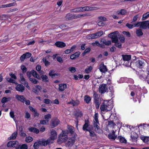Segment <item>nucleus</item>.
Segmentation results:
<instances>
[{"mask_svg": "<svg viewBox=\"0 0 149 149\" xmlns=\"http://www.w3.org/2000/svg\"><path fill=\"white\" fill-rule=\"evenodd\" d=\"M146 70L147 73L144 70H142L138 71V75L140 79L143 81L146 80L149 84V68L148 67Z\"/></svg>", "mask_w": 149, "mask_h": 149, "instance_id": "obj_1", "label": "nucleus"}, {"mask_svg": "<svg viewBox=\"0 0 149 149\" xmlns=\"http://www.w3.org/2000/svg\"><path fill=\"white\" fill-rule=\"evenodd\" d=\"M113 108V104L109 101H104L100 107L102 111H107L111 110Z\"/></svg>", "mask_w": 149, "mask_h": 149, "instance_id": "obj_2", "label": "nucleus"}, {"mask_svg": "<svg viewBox=\"0 0 149 149\" xmlns=\"http://www.w3.org/2000/svg\"><path fill=\"white\" fill-rule=\"evenodd\" d=\"M98 113H95L93 120V126L95 128V132L97 133H100L101 130L99 126L100 123L98 119Z\"/></svg>", "mask_w": 149, "mask_h": 149, "instance_id": "obj_3", "label": "nucleus"}, {"mask_svg": "<svg viewBox=\"0 0 149 149\" xmlns=\"http://www.w3.org/2000/svg\"><path fill=\"white\" fill-rule=\"evenodd\" d=\"M89 15L88 14H72L70 13L67 14L65 16V18L67 20H71L74 19L80 18L81 17L88 16Z\"/></svg>", "mask_w": 149, "mask_h": 149, "instance_id": "obj_4", "label": "nucleus"}, {"mask_svg": "<svg viewBox=\"0 0 149 149\" xmlns=\"http://www.w3.org/2000/svg\"><path fill=\"white\" fill-rule=\"evenodd\" d=\"M118 32L117 31L111 33L108 35V36L111 38L112 42L115 43L118 41V38L117 36Z\"/></svg>", "mask_w": 149, "mask_h": 149, "instance_id": "obj_5", "label": "nucleus"}, {"mask_svg": "<svg viewBox=\"0 0 149 149\" xmlns=\"http://www.w3.org/2000/svg\"><path fill=\"white\" fill-rule=\"evenodd\" d=\"M146 63L143 60H139L135 63V66L139 68L144 69L146 67Z\"/></svg>", "mask_w": 149, "mask_h": 149, "instance_id": "obj_6", "label": "nucleus"}, {"mask_svg": "<svg viewBox=\"0 0 149 149\" xmlns=\"http://www.w3.org/2000/svg\"><path fill=\"white\" fill-rule=\"evenodd\" d=\"M60 123L59 120L56 117H54L51 120L50 125L52 128H54L57 126Z\"/></svg>", "mask_w": 149, "mask_h": 149, "instance_id": "obj_7", "label": "nucleus"}, {"mask_svg": "<svg viewBox=\"0 0 149 149\" xmlns=\"http://www.w3.org/2000/svg\"><path fill=\"white\" fill-rule=\"evenodd\" d=\"M96 7H89L88 6H84L78 8V10L79 12H84L85 11H91L95 9Z\"/></svg>", "mask_w": 149, "mask_h": 149, "instance_id": "obj_8", "label": "nucleus"}, {"mask_svg": "<svg viewBox=\"0 0 149 149\" xmlns=\"http://www.w3.org/2000/svg\"><path fill=\"white\" fill-rule=\"evenodd\" d=\"M90 125V122L88 119H86L84 121V124L82 127V129L84 131H88L91 128L89 127Z\"/></svg>", "mask_w": 149, "mask_h": 149, "instance_id": "obj_9", "label": "nucleus"}, {"mask_svg": "<svg viewBox=\"0 0 149 149\" xmlns=\"http://www.w3.org/2000/svg\"><path fill=\"white\" fill-rule=\"evenodd\" d=\"M50 137L49 138V139L51 141H53L57 137V134L56 131L54 129H52L51 130L50 132Z\"/></svg>", "mask_w": 149, "mask_h": 149, "instance_id": "obj_10", "label": "nucleus"}, {"mask_svg": "<svg viewBox=\"0 0 149 149\" xmlns=\"http://www.w3.org/2000/svg\"><path fill=\"white\" fill-rule=\"evenodd\" d=\"M108 88L106 84H103L100 85L99 91L101 94L104 93L106 92Z\"/></svg>", "mask_w": 149, "mask_h": 149, "instance_id": "obj_11", "label": "nucleus"}, {"mask_svg": "<svg viewBox=\"0 0 149 149\" xmlns=\"http://www.w3.org/2000/svg\"><path fill=\"white\" fill-rule=\"evenodd\" d=\"M89 133V136L91 139L93 141H95L97 139V136L96 134L94 132L93 130V127H92V128L89 131H88Z\"/></svg>", "mask_w": 149, "mask_h": 149, "instance_id": "obj_12", "label": "nucleus"}, {"mask_svg": "<svg viewBox=\"0 0 149 149\" xmlns=\"http://www.w3.org/2000/svg\"><path fill=\"white\" fill-rule=\"evenodd\" d=\"M18 144L19 142L17 141H10L8 142L7 146L8 147H14L16 149Z\"/></svg>", "mask_w": 149, "mask_h": 149, "instance_id": "obj_13", "label": "nucleus"}, {"mask_svg": "<svg viewBox=\"0 0 149 149\" xmlns=\"http://www.w3.org/2000/svg\"><path fill=\"white\" fill-rule=\"evenodd\" d=\"M94 96V102L95 104V107L97 109H99L100 102L99 100V99L97 97L98 95L97 94L94 93L93 94Z\"/></svg>", "mask_w": 149, "mask_h": 149, "instance_id": "obj_14", "label": "nucleus"}, {"mask_svg": "<svg viewBox=\"0 0 149 149\" xmlns=\"http://www.w3.org/2000/svg\"><path fill=\"white\" fill-rule=\"evenodd\" d=\"M149 29V21L148 20L141 22V26L140 28L144 29H146L147 27Z\"/></svg>", "mask_w": 149, "mask_h": 149, "instance_id": "obj_15", "label": "nucleus"}, {"mask_svg": "<svg viewBox=\"0 0 149 149\" xmlns=\"http://www.w3.org/2000/svg\"><path fill=\"white\" fill-rule=\"evenodd\" d=\"M115 132L113 130L111 133H109L108 135V137L110 139L112 140H114L116 139H117V135L115 134Z\"/></svg>", "mask_w": 149, "mask_h": 149, "instance_id": "obj_16", "label": "nucleus"}, {"mask_svg": "<svg viewBox=\"0 0 149 149\" xmlns=\"http://www.w3.org/2000/svg\"><path fill=\"white\" fill-rule=\"evenodd\" d=\"M40 146H45L48 144H49L50 142L53 143V142H51V141L48 138L47 140L44 139L42 140V141L40 140Z\"/></svg>", "mask_w": 149, "mask_h": 149, "instance_id": "obj_17", "label": "nucleus"}, {"mask_svg": "<svg viewBox=\"0 0 149 149\" xmlns=\"http://www.w3.org/2000/svg\"><path fill=\"white\" fill-rule=\"evenodd\" d=\"M99 69L101 72H105L107 71V69L103 63H102L100 64Z\"/></svg>", "mask_w": 149, "mask_h": 149, "instance_id": "obj_18", "label": "nucleus"}, {"mask_svg": "<svg viewBox=\"0 0 149 149\" xmlns=\"http://www.w3.org/2000/svg\"><path fill=\"white\" fill-rule=\"evenodd\" d=\"M15 89L18 91L23 92L25 90V87L22 84H18L15 87Z\"/></svg>", "mask_w": 149, "mask_h": 149, "instance_id": "obj_19", "label": "nucleus"}, {"mask_svg": "<svg viewBox=\"0 0 149 149\" xmlns=\"http://www.w3.org/2000/svg\"><path fill=\"white\" fill-rule=\"evenodd\" d=\"M15 98L18 100L20 101L23 103H24L25 100V98L23 95H17L15 96Z\"/></svg>", "mask_w": 149, "mask_h": 149, "instance_id": "obj_20", "label": "nucleus"}, {"mask_svg": "<svg viewBox=\"0 0 149 149\" xmlns=\"http://www.w3.org/2000/svg\"><path fill=\"white\" fill-rule=\"evenodd\" d=\"M55 44L57 47L60 48H63L66 46V44L64 42L61 41H57Z\"/></svg>", "mask_w": 149, "mask_h": 149, "instance_id": "obj_21", "label": "nucleus"}, {"mask_svg": "<svg viewBox=\"0 0 149 149\" xmlns=\"http://www.w3.org/2000/svg\"><path fill=\"white\" fill-rule=\"evenodd\" d=\"M55 71L54 70H50L49 73V76L51 77L52 78H54L56 76H58L59 74L58 73H54Z\"/></svg>", "mask_w": 149, "mask_h": 149, "instance_id": "obj_22", "label": "nucleus"}, {"mask_svg": "<svg viewBox=\"0 0 149 149\" xmlns=\"http://www.w3.org/2000/svg\"><path fill=\"white\" fill-rule=\"evenodd\" d=\"M130 136L132 141L135 142L137 141L138 136L136 132H134L133 134H131Z\"/></svg>", "mask_w": 149, "mask_h": 149, "instance_id": "obj_23", "label": "nucleus"}, {"mask_svg": "<svg viewBox=\"0 0 149 149\" xmlns=\"http://www.w3.org/2000/svg\"><path fill=\"white\" fill-rule=\"evenodd\" d=\"M80 54V52H78L72 54L70 56V58L71 59L73 60L78 58Z\"/></svg>", "mask_w": 149, "mask_h": 149, "instance_id": "obj_24", "label": "nucleus"}, {"mask_svg": "<svg viewBox=\"0 0 149 149\" xmlns=\"http://www.w3.org/2000/svg\"><path fill=\"white\" fill-rule=\"evenodd\" d=\"M67 85L66 84H61L59 85L58 89L60 91L62 92L64 91L65 89L67 88Z\"/></svg>", "mask_w": 149, "mask_h": 149, "instance_id": "obj_25", "label": "nucleus"}, {"mask_svg": "<svg viewBox=\"0 0 149 149\" xmlns=\"http://www.w3.org/2000/svg\"><path fill=\"white\" fill-rule=\"evenodd\" d=\"M28 130L30 132L35 133L36 134L38 133L39 132V129L33 127H30L28 128Z\"/></svg>", "mask_w": 149, "mask_h": 149, "instance_id": "obj_26", "label": "nucleus"}, {"mask_svg": "<svg viewBox=\"0 0 149 149\" xmlns=\"http://www.w3.org/2000/svg\"><path fill=\"white\" fill-rule=\"evenodd\" d=\"M58 138L61 141V143L65 142L68 139V137H66L64 135L61 134L59 135Z\"/></svg>", "mask_w": 149, "mask_h": 149, "instance_id": "obj_27", "label": "nucleus"}, {"mask_svg": "<svg viewBox=\"0 0 149 149\" xmlns=\"http://www.w3.org/2000/svg\"><path fill=\"white\" fill-rule=\"evenodd\" d=\"M122 56L124 61H130L131 58L130 55H123Z\"/></svg>", "mask_w": 149, "mask_h": 149, "instance_id": "obj_28", "label": "nucleus"}, {"mask_svg": "<svg viewBox=\"0 0 149 149\" xmlns=\"http://www.w3.org/2000/svg\"><path fill=\"white\" fill-rule=\"evenodd\" d=\"M84 102L87 104H89L91 100V97L88 95H85L84 97Z\"/></svg>", "mask_w": 149, "mask_h": 149, "instance_id": "obj_29", "label": "nucleus"}, {"mask_svg": "<svg viewBox=\"0 0 149 149\" xmlns=\"http://www.w3.org/2000/svg\"><path fill=\"white\" fill-rule=\"evenodd\" d=\"M28 146L26 144H23L22 145L19 144L16 149H28Z\"/></svg>", "mask_w": 149, "mask_h": 149, "instance_id": "obj_30", "label": "nucleus"}, {"mask_svg": "<svg viewBox=\"0 0 149 149\" xmlns=\"http://www.w3.org/2000/svg\"><path fill=\"white\" fill-rule=\"evenodd\" d=\"M117 139L119 140L121 143H127V140L124 137H123L121 136H119L117 138Z\"/></svg>", "mask_w": 149, "mask_h": 149, "instance_id": "obj_31", "label": "nucleus"}, {"mask_svg": "<svg viewBox=\"0 0 149 149\" xmlns=\"http://www.w3.org/2000/svg\"><path fill=\"white\" fill-rule=\"evenodd\" d=\"M32 75L38 79H40V78L39 75L34 70L31 71Z\"/></svg>", "mask_w": 149, "mask_h": 149, "instance_id": "obj_32", "label": "nucleus"}, {"mask_svg": "<svg viewBox=\"0 0 149 149\" xmlns=\"http://www.w3.org/2000/svg\"><path fill=\"white\" fill-rule=\"evenodd\" d=\"M40 79H42V80L44 82H48L49 79L48 77L46 75H42L40 77Z\"/></svg>", "mask_w": 149, "mask_h": 149, "instance_id": "obj_33", "label": "nucleus"}, {"mask_svg": "<svg viewBox=\"0 0 149 149\" xmlns=\"http://www.w3.org/2000/svg\"><path fill=\"white\" fill-rule=\"evenodd\" d=\"M127 10L125 9H122L117 11L118 15H125L127 13Z\"/></svg>", "mask_w": 149, "mask_h": 149, "instance_id": "obj_34", "label": "nucleus"}, {"mask_svg": "<svg viewBox=\"0 0 149 149\" xmlns=\"http://www.w3.org/2000/svg\"><path fill=\"white\" fill-rule=\"evenodd\" d=\"M136 34L138 36L140 37L143 35V33L141 29H138L136 31Z\"/></svg>", "mask_w": 149, "mask_h": 149, "instance_id": "obj_35", "label": "nucleus"}, {"mask_svg": "<svg viewBox=\"0 0 149 149\" xmlns=\"http://www.w3.org/2000/svg\"><path fill=\"white\" fill-rule=\"evenodd\" d=\"M40 146V140H38L37 141V142L34 143L33 146L34 149H37L39 148Z\"/></svg>", "mask_w": 149, "mask_h": 149, "instance_id": "obj_36", "label": "nucleus"}, {"mask_svg": "<svg viewBox=\"0 0 149 149\" xmlns=\"http://www.w3.org/2000/svg\"><path fill=\"white\" fill-rule=\"evenodd\" d=\"M17 135V132H15L13 133L8 138L9 140L15 139H16Z\"/></svg>", "mask_w": 149, "mask_h": 149, "instance_id": "obj_37", "label": "nucleus"}, {"mask_svg": "<svg viewBox=\"0 0 149 149\" xmlns=\"http://www.w3.org/2000/svg\"><path fill=\"white\" fill-rule=\"evenodd\" d=\"M76 136V134H75L73 135V136L70 138L69 139L68 141H70L72 143L74 144L75 142Z\"/></svg>", "mask_w": 149, "mask_h": 149, "instance_id": "obj_38", "label": "nucleus"}, {"mask_svg": "<svg viewBox=\"0 0 149 149\" xmlns=\"http://www.w3.org/2000/svg\"><path fill=\"white\" fill-rule=\"evenodd\" d=\"M149 17V12H147L144 14L142 16V19L144 20L147 19Z\"/></svg>", "mask_w": 149, "mask_h": 149, "instance_id": "obj_39", "label": "nucleus"}, {"mask_svg": "<svg viewBox=\"0 0 149 149\" xmlns=\"http://www.w3.org/2000/svg\"><path fill=\"white\" fill-rule=\"evenodd\" d=\"M10 97H3L1 100V102L2 103H4L8 101H10Z\"/></svg>", "mask_w": 149, "mask_h": 149, "instance_id": "obj_40", "label": "nucleus"}, {"mask_svg": "<svg viewBox=\"0 0 149 149\" xmlns=\"http://www.w3.org/2000/svg\"><path fill=\"white\" fill-rule=\"evenodd\" d=\"M74 127L71 126H69L68 128V131L69 133H70L71 134H74Z\"/></svg>", "mask_w": 149, "mask_h": 149, "instance_id": "obj_41", "label": "nucleus"}, {"mask_svg": "<svg viewBox=\"0 0 149 149\" xmlns=\"http://www.w3.org/2000/svg\"><path fill=\"white\" fill-rule=\"evenodd\" d=\"M75 116L77 117H79L81 118L83 116V113L81 111L79 110L76 113Z\"/></svg>", "mask_w": 149, "mask_h": 149, "instance_id": "obj_42", "label": "nucleus"}, {"mask_svg": "<svg viewBox=\"0 0 149 149\" xmlns=\"http://www.w3.org/2000/svg\"><path fill=\"white\" fill-rule=\"evenodd\" d=\"M92 67L91 66H90L88 68H86L85 70V72L86 73H89L92 70Z\"/></svg>", "mask_w": 149, "mask_h": 149, "instance_id": "obj_43", "label": "nucleus"}, {"mask_svg": "<svg viewBox=\"0 0 149 149\" xmlns=\"http://www.w3.org/2000/svg\"><path fill=\"white\" fill-rule=\"evenodd\" d=\"M33 138L30 136L26 137V138L25 141L27 143H29L33 141Z\"/></svg>", "mask_w": 149, "mask_h": 149, "instance_id": "obj_44", "label": "nucleus"}, {"mask_svg": "<svg viewBox=\"0 0 149 149\" xmlns=\"http://www.w3.org/2000/svg\"><path fill=\"white\" fill-rule=\"evenodd\" d=\"M89 36L92 39L96 38L98 37L96 33L90 34Z\"/></svg>", "mask_w": 149, "mask_h": 149, "instance_id": "obj_45", "label": "nucleus"}, {"mask_svg": "<svg viewBox=\"0 0 149 149\" xmlns=\"http://www.w3.org/2000/svg\"><path fill=\"white\" fill-rule=\"evenodd\" d=\"M115 44L114 45L119 48H121L122 47V44L119 42L118 41L114 43Z\"/></svg>", "mask_w": 149, "mask_h": 149, "instance_id": "obj_46", "label": "nucleus"}, {"mask_svg": "<svg viewBox=\"0 0 149 149\" xmlns=\"http://www.w3.org/2000/svg\"><path fill=\"white\" fill-rule=\"evenodd\" d=\"M61 134L64 135L66 137H68V135L69 133V131L68 130H62Z\"/></svg>", "mask_w": 149, "mask_h": 149, "instance_id": "obj_47", "label": "nucleus"}, {"mask_svg": "<svg viewBox=\"0 0 149 149\" xmlns=\"http://www.w3.org/2000/svg\"><path fill=\"white\" fill-rule=\"evenodd\" d=\"M51 118V115L50 114H48L44 116V118L46 120L49 121V119Z\"/></svg>", "mask_w": 149, "mask_h": 149, "instance_id": "obj_48", "label": "nucleus"}, {"mask_svg": "<svg viewBox=\"0 0 149 149\" xmlns=\"http://www.w3.org/2000/svg\"><path fill=\"white\" fill-rule=\"evenodd\" d=\"M40 124L42 125H47L48 123V120H40Z\"/></svg>", "mask_w": 149, "mask_h": 149, "instance_id": "obj_49", "label": "nucleus"}, {"mask_svg": "<svg viewBox=\"0 0 149 149\" xmlns=\"http://www.w3.org/2000/svg\"><path fill=\"white\" fill-rule=\"evenodd\" d=\"M43 62L45 63V65L46 66H47L49 65L50 64V63L47 60V59L46 58H44L43 60Z\"/></svg>", "mask_w": 149, "mask_h": 149, "instance_id": "obj_50", "label": "nucleus"}, {"mask_svg": "<svg viewBox=\"0 0 149 149\" xmlns=\"http://www.w3.org/2000/svg\"><path fill=\"white\" fill-rule=\"evenodd\" d=\"M103 43L106 45H111V41L110 40L107 41L106 40H103Z\"/></svg>", "mask_w": 149, "mask_h": 149, "instance_id": "obj_51", "label": "nucleus"}, {"mask_svg": "<svg viewBox=\"0 0 149 149\" xmlns=\"http://www.w3.org/2000/svg\"><path fill=\"white\" fill-rule=\"evenodd\" d=\"M21 68L22 71L23 73H25L27 71V68L24 65H22L21 66Z\"/></svg>", "mask_w": 149, "mask_h": 149, "instance_id": "obj_52", "label": "nucleus"}, {"mask_svg": "<svg viewBox=\"0 0 149 149\" xmlns=\"http://www.w3.org/2000/svg\"><path fill=\"white\" fill-rule=\"evenodd\" d=\"M124 61V65L125 66L129 67L131 64V63L129 61Z\"/></svg>", "mask_w": 149, "mask_h": 149, "instance_id": "obj_53", "label": "nucleus"}, {"mask_svg": "<svg viewBox=\"0 0 149 149\" xmlns=\"http://www.w3.org/2000/svg\"><path fill=\"white\" fill-rule=\"evenodd\" d=\"M29 80L32 83L34 84H37L38 82L36 79L33 78H30Z\"/></svg>", "mask_w": 149, "mask_h": 149, "instance_id": "obj_54", "label": "nucleus"}, {"mask_svg": "<svg viewBox=\"0 0 149 149\" xmlns=\"http://www.w3.org/2000/svg\"><path fill=\"white\" fill-rule=\"evenodd\" d=\"M20 79H21V82H25V79L24 78L23 75L22 73H20L19 74Z\"/></svg>", "mask_w": 149, "mask_h": 149, "instance_id": "obj_55", "label": "nucleus"}, {"mask_svg": "<svg viewBox=\"0 0 149 149\" xmlns=\"http://www.w3.org/2000/svg\"><path fill=\"white\" fill-rule=\"evenodd\" d=\"M79 103V100H77L75 101V100H73V104L72 106H78Z\"/></svg>", "mask_w": 149, "mask_h": 149, "instance_id": "obj_56", "label": "nucleus"}, {"mask_svg": "<svg viewBox=\"0 0 149 149\" xmlns=\"http://www.w3.org/2000/svg\"><path fill=\"white\" fill-rule=\"evenodd\" d=\"M91 51V48L90 47H88L84 51L83 53L82 54H84L85 55V54L88 53L90 52Z\"/></svg>", "mask_w": 149, "mask_h": 149, "instance_id": "obj_57", "label": "nucleus"}, {"mask_svg": "<svg viewBox=\"0 0 149 149\" xmlns=\"http://www.w3.org/2000/svg\"><path fill=\"white\" fill-rule=\"evenodd\" d=\"M141 22H138L134 24V27H138L141 26Z\"/></svg>", "mask_w": 149, "mask_h": 149, "instance_id": "obj_58", "label": "nucleus"}, {"mask_svg": "<svg viewBox=\"0 0 149 149\" xmlns=\"http://www.w3.org/2000/svg\"><path fill=\"white\" fill-rule=\"evenodd\" d=\"M126 26L130 29H132L134 27V24H130L128 23L126 24Z\"/></svg>", "mask_w": 149, "mask_h": 149, "instance_id": "obj_59", "label": "nucleus"}, {"mask_svg": "<svg viewBox=\"0 0 149 149\" xmlns=\"http://www.w3.org/2000/svg\"><path fill=\"white\" fill-rule=\"evenodd\" d=\"M123 34L125 35L127 37H130L131 35H130V32L128 31L127 32V31H123Z\"/></svg>", "mask_w": 149, "mask_h": 149, "instance_id": "obj_60", "label": "nucleus"}, {"mask_svg": "<svg viewBox=\"0 0 149 149\" xmlns=\"http://www.w3.org/2000/svg\"><path fill=\"white\" fill-rule=\"evenodd\" d=\"M69 70L72 73L76 71V68L73 67L69 68Z\"/></svg>", "mask_w": 149, "mask_h": 149, "instance_id": "obj_61", "label": "nucleus"}, {"mask_svg": "<svg viewBox=\"0 0 149 149\" xmlns=\"http://www.w3.org/2000/svg\"><path fill=\"white\" fill-rule=\"evenodd\" d=\"M139 16V15L138 14L135 15L133 17L132 22H136Z\"/></svg>", "mask_w": 149, "mask_h": 149, "instance_id": "obj_62", "label": "nucleus"}, {"mask_svg": "<svg viewBox=\"0 0 149 149\" xmlns=\"http://www.w3.org/2000/svg\"><path fill=\"white\" fill-rule=\"evenodd\" d=\"M92 44V45L93 46H95L96 45L97 46H100V43L98 41H96L95 42H93Z\"/></svg>", "mask_w": 149, "mask_h": 149, "instance_id": "obj_63", "label": "nucleus"}, {"mask_svg": "<svg viewBox=\"0 0 149 149\" xmlns=\"http://www.w3.org/2000/svg\"><path fill=\"white\" fill-rule=\"evenodd\" d=\"M24 54L25 55L26 58L30 57L32 55L30 53L28 52L24 53Z\"/></svg>", "mask_w": 149, "mask_h": 149, "instance_id": "obj_64", "label": "nucleus"}]
</instances>
